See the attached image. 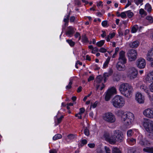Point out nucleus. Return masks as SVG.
<instances>
[{
  "label": "nucleus",
  "instance_id": "1",
  "mask_svg": "<svg viewBox=\"0 0 153 153\" xmlns=\"http://www.w3.org/2000/svg\"><path fill=\"white\" fill-rule=\"evenodd\" d=\"M117 115L121 117V120L125 126L130 127L133 124L134 117V115L129 112H124L122 110L117 112Z\"/></svg>",
  "mask_w": 153,
  "mask_h": 153
},
{
  "label": "nucleus",
  "instance_id": "2",
  "mask_svg": "<svg viewBox=\"0 0 153 153\" xmlns=\"http://www.w3.org/2000/svg\"><path fill=\"white\" fill-rule=\"evenodd\" d=\"M119 90L120 92L126 97L130 98L132 96L133 88L127 83H123L120 86Z\"/></svg>",
  "mask_w": 153,
  "mask_h": 153
},
{
  "label": "nucleus",
  "instance_id": "3",
  "mask_svg": "<svg viewBox=\"0 0 153 153\" xmlns=\"http://www.w3.org/2000/svg\"><path fill=\"white\" fill-rule=\"evenodd\" d=\"M111 103L115 108H121L125 105V99L121 96L117 95L115 96L112 100Z\"/></svg>",
  "mask_w": 153,
  "mask_h": 153
},
{
  "label": "nucleus",
  "instance_id": "4",
  "mask_svg": "<svg viewBox=\"0 0 153 153\" xmlns=\"http://www.w3.org/2000/svg\"><path fill=\"white\" fill-rule=\"evenodd\" d=\"M102 118L105 121L110 123L114 122L116 120L114 115L110 112L105 113L102 116Z\"/></svg>",
  "mask_w": 153,
  "mask_h": 153
},
{
  "label": "nucleus",
  "instance_id": "5",
  "mask_svg": "<svg viewBox=\"0 0 153 153\" xmlns=\"http://www.w3.org/2000/svg\"><path fill=\"white\" fill-rule=\"evenodd\" d=\"M117 93V90L115 87H112L108 89L106 94L105 100L106 101H108L112 95L116 94Z\"/></svg>",
  "mask_w": 153,
  "mask_h": 153
},
{
  "label": "nucleus",
  "instance_id": "6",
  "mask_svg": "<svg viewBox=\"0 0 153 153\" xmlns=\"http://www.w3.org/2000/svg\"><path fill=\"white\" fill-rule=\"evenodd\" d=\"M143 126L146 130L149 133H152L153 132V122L148 121L143 123Z\"/></svg>",
  "mask_w": 153,
  "mask_h": 153
},
{
  "label": "nucleus",
  "instance_id": "7",
  "mask_svg": "<svg viewBox=\"0 0 153 153\" xmlns=\"http://www.w3.org/2000/svg\"><path fill=\"white\" fill-rule=\"evenodd\" d=\"M138 74L137 69L134 68H130L127 73L128 76L131 79H134L136 78Z\"/></svg>",
  "mask_w": 153,
  "mask_h": 153
},
{
  "label": "nucleus",
  "instance_id": "8",
  "mask_svg": "<svg viewBox=\"0 0 153 153\" xmlns=\"http://www.w3.org/2000/svg\"><path fill=\"white\" fill-rule=\"evenodd\" d=\"M105 140L111 144H114L116 141V136L115 134H104Z\"/></svg>",
  "mask_w": 153,
  "mask_h": 153
},
{
  "label": "nucleus",
  "instance_id": "9",
  "mask_svg": "<svg viewBox=\"0 0 153 153\" xmlns=\"http://www.w3.org/2000/svg\"><path fill=\"white\" fill-rule=\"evenodd\" d=\"M102 79V77L101 76H99L97 77L95 82V84L96 85V89L97 90L100 87L101 90H102L105 87V86L103 83L100 84Z\"/></svg>",
  "mask_w": 153,
  "mask_h": 153
},
{
  "label": "nucleus",
  "instance_id": "10",
  "mask_svg": "<svg viewBox=\"0 0 153 153\" xmlns=\"http://www.w3.org/2000/svg\"><path fill=\"white\" fill-rule=\"evenodd\" d=\"M127 54L129 60L131 61L134 60L137 58V53L136 51L135 50L133 49L129 50Z\"/></svg>",
  "mask_w": 153,
  "mask_h": 153
},
{
  "label": "nucleus",
  "instance_id": "11",
  "mask_svg": "<svg viewBox=\"0 0 153 153\" xmlns=\"http://www.w3.org/2000/svg\"><path fill=\"white\" fill-rule=\"evenodd\" d=\"M118 62H122L123 64H126L127 62V59L125 55V52L121 51L119 54Z\"/></svg>",
  "mask_w": 153,
  "mask_h": 153
},
{
  "label": "nucleus",
  "instance_id": "12",
  "mask_svg": "<svg viewBox=\"0 0 153 153\" xmlns=\"http://www.w3.org/2000/svg\"><path fill=\"white\" fill-rule=\"evenodd\" d=\"M144 115L150 118H153V108H148L145 109L143 112Z\"/></svg>",
  "mask_w": 153,
  "mask_h": 153
},
{
  "label": "nucleus",
  "instance_id": "13",
  "mask_svg": "<svg viewBox=\"0 0 153 153\" xmlns=\"http://www.w3.org/2000/svg\"><path fill=\"white\" fill-rule=\"evenodd\" d=\"M146 65L145 60L143 58H140L137 59V65L140 68H144Z\"/></svg>",
  "mask_w": 153,
  "mask_h": 153
},
{
  "label": "nucleus",
  "instance_id": "14",
  "mask_svg": "<svg viewBox=\"0 0 153 153\" xmlns=\"http://www.w3.org/2000/svg\"><path fill=\"white\" fill-rule=\"evenodd\" d=\"M135 100L140 104L143 103L144 102V97L139 92H137L136 94Z\"/></svg>",
  "mask_w": 153,
  "mask_h": 153
},
{
  "label": "nucleus",
  "instance_id": "15",
  "mask_svg": "<svg viewBox=\"0 0 153 153\" xmlns=\"http://www.w3.org/2000/svg\"><path fill=\"white\" fill-rule=\"evenodd\" d=\"M68 30L66 32V35L68 36H71L75 32L74 29L71 26H69L67 27Z\"/></svg>",
  "mask_w": 153,
  "mask_h": 153
},
{
  "label": "nucleus",
  "instance_id": "16",
  "mask_svg": "<svg viewBox=\"0 0 153 153\" xmlns=\"http://www.w3.org/2000/svg\"><path fill=\"white\" fill-rule=\"evenodd\" d=\"M146 60L150 62L153 61V50L149 51L146 55Z\"/></svg>",
  "mask_w": 153,
  "mask_h": 153
},
{
  "label": "nucleus",
  "instance_id": "17",
  "mask_svg": "<svg viewBox=\"0 0 153 153\" xmlns=\"http://www.w3.org/2000/svg\"><path fill=\"white\" fill-rule=\"evenodd\" d=\"M123 63L118 62L116 65L117 69L120 71H124L125 70L126 67L124 64Z\"/></svg>",
  "mask_w": 153,
  "mask_h": 153
},
{
  "label": "nucleus",
  "instance_id": "18",
  "mask_svg": "<svg viewBox=\"0 0 153 153\" xmlns=\"http://www.w3.org/2000/svg\"><path fill=\"white\" fill-rule=\"evenodd\" d=\"M139 143L142 146H149L151 143L150 142L146 140H142L141 139L139 140Z\"/></svg>",
  "mask_w": 153,
  "mask_h": 153
},
{
  "label": "nucleus",
  "instance_id": "19",
  "mask_svg": "<svg viewBox=\"0 0 153 153\" xmlns=\"http://www.w3.org/2000/svg\"><path fill=\"white\" fill-rule=\"evenodd\" d=\"M140 44V42L138 41H136L132 42H131L129 44V46L132 48H137Z\"/></svg>",
  "mask_w": 153,
  "mask_h": 153
},
{
  "label": "nucleus",
  "instance_id": "20",
  "mask_svg": "<svg viewBox=\"0 0 153 153\" xmlns=\"http://www.w3.org/2000/svg\"><path fill=\"white\" fill-rule=\"evenodd\" d=\"M63 116L61 115L60 117H59L58 115H56V119L55 120V126L59 124L60 123L63 118Z\"/></svg>",
  "mask_w": 153,
  "mask_h": 153
},
{
  "label": "nucleus",
  "instance_id": "21",
  "mask_svg": "<svg viewBox=\"0 0 153 153\" xmlns=\"http://www.w3.org/2000/svg\"><path fill=\"white\" fill-rule=\"evenodd\" d=\"M126 132V130L125 128H121L118 130H116L114 131V134H123Z\"/></svg>",
  "mask_w": 153,
  "mask_h": 153
},
{
  "label": "nucleus",
  "instance_id": "22",
  "mask_svg": "<svg viewBox=\"0 0 153 153\" xmlns=\"http://www.w3.org/2000/svg\"><path fill=\"white\" fill-rule=\"evenodd\" d=\"M70 15V13H69L68 14L64 16L63 21L65 22L64 25L67 26L68 25L69 17Z\"/></svg>",
  "mask_w": 153,
  "mask_h": 153
},
{
  "label": "nucleus",
  "instance_id": "23",
  "mask_svg": "<svg viewBox=\"0 0 153 153\" xmlns=\"http://www.w3.org/2000/svg\"><path fill=\"white\" fill-rule=\"evenodd\" d=\"M116 33L114 32L110 33L108 36L105 38L107 42L110 41V39L113 38L115 35Z\"/></svg>",
  "mask_w": 153,
  "mask_h": 153
},
{
  "label": "nucleus",
  "instance_id": "24",
  "mask_svg": "<svg viewBox=\"0 0 153 153\" xmlns=\"http://www.w3.org/2000/svg\"><path fill=\"white\" fill-rule=\"evenodd\" d=\"M142 27H139L137 25H134L131 29V31L132 33H134L137 32L138 29L140 30L141 29Z\"/></svg>",
  "mask_w": 153,
  "mask_h": 153
},
{
  "label": "nucleus",
  "instance_id": "25",
  "mask_svg": "<svg viewBox=\"0 0 153 153\" xmlns=\"http://www.w3.org/2000/svg\"><path fill=\"white\" fill-rule=\"evenodd\" d=\"M143 151L149 153H153V147H146L144 148L143 149Z\"/></svg>",
  "mask_w": 153,
  "mask_h": 153
},
{
  "label": "nucleus",
  "instance_id": "26",
  "mask_svg": "<svg viewBox=\"0 0 153 153\" xmlns=\"http://www.w3.org/2000/svg\"><path fill=\"white\" fill-rule=\"evenodd\" d=\"M115 135L116 136V141L121 142L123 140V134H117V135Z\"/></svg>",
  "mask_w": 153,
  "mask_h": 153
},
{
  "label": "nucleus",
  "instance_id": "27",
  "mask_svg": "<svg viewBox=\"0 0 153 153\" xmlns=\"http://www.w3.org/2000/svg\"><path fill=\"white\" fill-rule=\"evenodd\" d=\"M145 9L148 12H150L152 9L151 5L149 3H147L145 5Z\"/></svg>",
  "mask_w": 153,
  "mask_h": 153
},
{
  "label": "nucleus",
  "instance_id": "28",
  "mask_svg": "<svg viewBox=\"0 0 153 153\" xmlns=\"http://www.w3.org/2000/svg\"><path fill=\"white\" fill-rule=\"evenodd\" d=\"M105 40H101L97 42L96 43V45L97 46L100 47L102 46L105 43Z\"/></svg>",
  "mask_w": 153,
  "mask_h": 153
},
{
  "label": "nucleus",
  "instance_id": "29",
  "mask_svg": "<svg viewBox=\"0 0 153 153\" xmlns=\"http://www.w3.org/2000/svg\"><path fill=\"white\" fill-rule=\"evenodd\" d=\"M140 89L145 92H146L148 93L149 91L147 87L145 85H142L140 86Z\"/></svg>",
  "mask_w": 153,
  "mask_h": 153
},
{
  "label": "nucleus",
  "instance_id": "30",
  "mask_svg": "<svg viewBox=\"0 0 153 153\" xmlns=\"http://www.w3.org/2000/svg\"><path fill=\"white\" fill-rule=\"evenodd\" d=\"M126 15L129 18H131L134 15L133 13L131 11V10H128L126 11Z\"/></svg>",
  "mask_w": 153,
  "mask_h": 153
},
{
  "label": "nucleus",
  "instance_id": "31",
  "mask_svg": "<svg viewBox=\"0 0 153 153\" xmlns=\"http://www.w3.org/2000/svg\"><path fill=\"white\" fill-rule=\"evenodd\" d=\"M110 60V58L108 57L106 59L103 65V68H105L108 66V64Z\"/></svg>",
  "mask_w": 153,
  "mask_h": 153
},
{
  "label": "nucleus",
  "instance_id": "32",
  "mask_svg": "<svg viewBox=\"0 0 153 153\" xmlns=\"http://www.w3.org/2000/svg\"><path fill=\"white\" fill-rule=\"evenodd\" d=\"M112 153H121L120 149L117 147H113L112 148Z\"/></svg>",
  "mask_w": 153,
  "mask_h": 153
},
{
  "label": "nucleus",
  "instance_id": "33",
  "mask_svg": "<svg viewBox=\"0 0 153 153\" xmlns=\"http://www.w3.org/2000/svg\"><path fill=\"white\" fill-rule=\"evenodd\" d=\"M66 41L68 43V44L70 45L71 47H73L74 46L75 44V43L74 42L72 41L71 39H67L66 40Z\"/></svg>",
  "mask_w": 153,
  "mask_h": 153
},
{
  "label": "nucleus",
  "instance_id": "34",
  "mask_svg": "<svg viewBox=\"0 0 153 153\" xmlns=\"http://www.w3.org/2000/svg\"><path fill=\"white\" fill-rule=\"evenodd\" d=\"M139 12V13L141 16H146L147 15L146 12L142 8H141L140 9Z\"/></svg>",
  "mask_w": 153,
  "mask_h": 153
},
{
  "label": "nucleus",
  "instance_id": "35",
  "mask_svg": "<svg viewBox=\"0 0 153 153\" xmlns=\"http://www.w3.org/2000/svg\"><path fill=\"white\" fill-rule=\"evenodd\" d=\"M62 137L61 134H55L53 137V140H56Z\"/></svg>",
  "mask_w": 153,
  "mask_h": 153
},
{
  "label": "nucleus",
  "instance_id": "36",
  "mask_svg": "<svg viewBox=\"0 0 153 153\" xmlns=\"http://www.w3.org/2000/svg\"><path fill=\"white\" fill-rule=\"evenodd\" d=\"M98 102L97 101H96L94 103H91L90 105V109H91V108H95L97 104H98Z\"/></svg>",
  "mask_w": 153,
  "mask_h": 153
},
{
  "label": "nucleus",
  "instance_id": "37",
  "mask_svg": "<svg viewBox=\"0 0 153 153\" xmlns=\"http://www.w3.org/2000/svg\"><path fill=\"white\" fill-rule=\"evenodd\" d=\"M82 41L84 43H86L88 42V38L86 35H84L82 36Z\"/></svg>",
  "mask_w": 153,
  "mask_h": 153
},
{
  "label": "nucleus",
  "instance_id": "38",
  "mask_svg": "<svg viewBox=\"0 0 153 153\" xmlns=\"http://www.w3.org/2000/svg\"><path fill=\"white\" fill-rule=\"evenodd\" d=\"M128 141L131 145H133L135 143V140L133 138L128 139Z\"/></svg>",
  "mask_w": 153,
  "mask_h": 153
},
{
  "label": "nucleus",
  "instance_id": "39",
  "mask_svg": "<svg viewBox=\"0 0 153 153\" xmlns=\"http://www.w3.org/2000/svg\"><path fill=\"white\" fill-rule=\"evenodd\" d=\"M102 26L104 27H107L108 26V21L106 20L103 21L101 23Z\"/></svg>",
  "mask_w": 153,
  "mask_h": 153
},
{
  "label": "nucleus",
  "instance_id": "40",
  "mask_svg": "<svg viewBox=\"0 0 153 153\" xmlns=\"http://www.w3.org/2000/svg\"><path fill=\"white\" fill-rule=\"evenodd\" d=\"M72 80L70 79V82L68 83V85L66 86V89H69L71 88V85L72 84Z\"/></svg>",
  "mask_w": 153,
  "mask_h": 153
},
{
  "label": "nucleus",
  "instance_id": "41",
  "mask_svg": "<svg viewBox=\"0 0 153 153\" xmlns=\"http://www.w3.org/2000/svg\"><path fill=\"white\" fill-rule=\"evenodd\" d=\"M119 16H120L122 18H126V11L122 12Z\"/></svg>",
  "mask_w": 153,
  "mask_h": 153
},
{
  "label": "nucleus",
  "instance_id": "42",
  "mask_svg": "<svg viewBox=\"0 0 153 153\" xmlns=\"http://www.w3.org/2000/svg\"><path fill=\"white\" fill-rule=\"evenodd\" d=\"M104 149L105 153H111V150L109 147L105 146L104 147Z\"/></svg>",
  "mask_w": 153,
  "mask_h": 153
},
{
  "label": "nucleus",
  "instance_id": "43",
  "mask_svg": "<svg viewBox=\"0 0 153 153\" xmlns=\"http://www.w3.org/2000/svg\"><path fill=\"white\" fill-rule=\"evenodd\" d=\"M81 144L80 145L81 146H83V145H84L86 144L87 143V141L85 139H83V140H81Z\"/></svg>",
  "mask_w": 153,
  "mask_h": 153
},
{
  "label": "nucleus",
  "instance_id": "44",
  "mask_svg": "<svg viewBox=\"0 0 153 153\" xmlns=\"http://www.w3.org/2000/svg\"><path fill=\"white\" fill-rule=\"evenodd\" d=\"M76 20L75 17L74 16H71L70 18V22L71 23L74 22Z\"/></svg>",
  "mask_w": 153,
  "mask_h": 153
},
{
  "label": "nucleus",
  "instance_id": "45",
  "mask_svg": "<svg viewBox=\"0 0 153 153\" xmlns=\"http://www.w3.org/2000/svg\"><path fill=\"white\" fill-rule=\"evenodd\" d=\"M143 0H134V2L136 4L138 5L142 3Z\"/></svg>",
  "mask_w": 153,
  "mask_h": 153
},
{
  "label": "nucleus",
  "instance_id": "46",
  "mask_svg": "<svg viewBox=\"0 0 153 153\" xmlns=\"http://www.w3.org/2000/svg\"><path fill=\"white\" fill-rule=\"evenodd\" d=\"M99 51L100 52L102 53H104L107 51V50L105 48H101L100 49Z\"/></svg>",
  "mask_w": 153,
  "mask_h": 153
},
{
  "label": "nucleus",
  "instance_id": "47",
  "mask_svg": "<svg viewBox=\"0 0 153 153\" xmlns=\"http://www.w3.org/2000/svg\"><path fill=\"white\" fill-rule=\"evenodd\" d=\"M146 19L148 20L150 22L152 23L153 22V19L151 16H148L146 17Z\"/></svg>",
  "mask_w": 153,
  "mask_h": 153
},
{
  "label": "nucleus",
  "instance_id": "48",
  "mask_svg": "<svg viewBox=\"0 0 153 153\" xmlns=\"http://www.w3.org/2000/svg\"><path fill=\"white\" fill-rule=\"evenodd\" d=\"M85 111V109L84 108H82L79 109V115L81 114L84 113Z\"/></svg>",
  "mask_w": 153,
  "mask_h": 153
},
{
  "label": "nucleus",
  "instance_id": "49",
  "mask_svg": "<svg viewBox=\"0 0 153 153\" xmlns=\"http://www.w3.org/2000/svg\"><path fill=\"white\" fill-rule=\"evenodd\" d=\"M75 37L76 38L79 37V40L81 39V36H80V33L78 32H76L75 34L74 35Z\"/></svg>",
  "mask_w": 153,
  "mask_h": 153
},
{
  "label": "nucleus",
  "instance_id": "50",
  "mask_svg": "<svg viewBox=\"0 0 153 153\" xmlns=\"http://www.w3.org/2000/svg\"><path fill=\"white\" fill-rule=\"evenodd\" d=\"M98 51V49L97 47H95L92 50L91 53H94L95 52Z\"/></svg>",
  "mask_w": 153,
  "mask_h": 153
},
{
  "label": "nucleus",
  "instance_id": "51",
  "mask_svg": "<svg viewBox=\"0 0 153 153\" xmlns=\"http://www.w3.org/2000/svg\"><path fill=\"white\" fill-rule=\"evenodd\" d=\"M67 137L68 139L71 140L73 139L75 136L74 134H68Z\"/></svg>",
  "mask_w": 153,
  "mask_h": 153
},
{
  "label": "nucleus",
  "instance_id": "52",
  "mask_svg": "<svg viewBox=\"0 0 153 153\" xmlns=\"http://www.w3.org/2000/svg\"><path fill=\"white\" fill-rule=\"evenodd\" d=\"M97 7H99L100 6H102L103 5V4H102V2L101 1H100L99 2H97Z\"/></svg>",
  "mask_w": 153,
  "mask_h": 153
},
{
  "label": "nucleus",
  "instance_id": "53",
  "mask_svg": "<svg viewBox=\"0 0 153 153\" xmlns=\"http://www.w3.org/2000/svg\"><path fill=\"white\" fill-rule=\"evenodd\" d=\"M88 146L90 148H93L95 146V144L94 143H89L88 144Z\"/></svg>",
  "mask_w": 153,
  "mask_h": 153
},
{
  "label": "nucleus",
  "instance_id": "54",
  "mask_svg": "<svg viewBox=\"0 0 153 153\" xmlns=\"http://www.w3.org/2000/svg\"><path fill=\"white\" fill-rule=\"evenodd\" d=\"M75 3L76 4L78 5H80L81 4V3L79 0H76L75 1Z\"/></svg>",
  "mask_w": 153,
  "mask_h": 153
},
{
  "label": "nucleus",
  "instance_id": "55",
  "mask_svg": "<svg viewBox=\"0 0 153 153\" xmlns=\"http://www.w3.org/2000/svg\"><path fill=\"white\" fill-rule=\"evenodd\" d=\"M149 89L151 92H153V82L150 85L149 87Z\"/></svg>",
  "mask_w": 153,
  "mask_h": 153
},
{
  "label": "nucleus",
  "instance_id": "56",
  "mask_svg": "<svg viewBox=\"0 0 153 153\" xmlns=\"http://www.w3.org/2000/svg\"><path fill=\"white\" fill-rule=\"evenodd\" d=\"M108 75H109L108 74V73H105L104 74L103 76H104V82H105L106 81V77H107L108 76Z\"/></svg>",
  "mask_w": 153,
  "mask_h": 153
},
{
  "label": "nucleus",
  "instance_id": "57",
  "mask_svg": "<svg viewBox=\"0 0 153 153\" xmlns=\"http://www.w3.org/2000/svg\"><path fill=\"white\" fill-rule=\"evenodd\" d=\"M132 134H136L138 133V131L136 129H132Z\"/></svg>",
  "mask_w": 153,
  "mask_h": 153
},
{
  "label": "nucleus",
  "instance_id": "58",
  "mask_svg": "<svg viewBox=\"0 0 153 153\" xmlns=\"http://www.w3.org/2000/svg\"><path fill=\"white\" fill-rule=\"evenodd\" d=\"M94 79V77L92 76H90L88 79V82L93 80Z\"/></svg>",
  "mask_w": 153,
  "mask_h": 153
},
{
  "label": "nucleus",
  "instance_id": "59",
  "mask_svg": "<svg viewBox=\"0 0 153 153\" xmlns=\"http://www.w3.org/2000/svg\"><path fill=\"white\" fill-rule=\"evenodd\" d=\"M102 33L101 34V36L102 38H104L106 36V32L105 31H102Z\"/></svg>",
  "mask_w": 153,
  "mask_h": 153
},
{
  "label": "nucleus",
  "instance_id": "60",
  "mask_svg": "<svg viewBox=\"0 0 153 153\" xmlns=\"http://www.w3.org/2000/svg\"><path fill=\"white\" fill-rule=\"evenodd\" d=\"M131 1H128L127 4L126 5L125 8H127L131 4Z\"/></svg>",
  "mask_w": 153,
  "mask_h": 153
},
{
  "label": "nucleus",
  "instance_id": "61",
  "mask_svg": "<svg viewBox=\"0 0 153 153\" xmlns=\"http://www.w3.org/2000/svg\"><path fill=\"white\" fill-rule=\"evenodd\" d=\"M75 116L76 117H77L79 119H81L82 118V116L81 114L79 115V113L76 114Z\"/></svg>",
  "mask_w": 153,
  "mask_h": 153
},
{
  "label": "nucleus",
  "instance_id": "62",
  "mask_svg": "<svg viewBox=\"0 0 153 153\" xmlns=\"http://www.w3.org/2000/svg\"><path fill=\"white\" fill-rule=\"evenodd\" d=\"M83 3H85V5L89 3L88 1L87 0H81Z\"/></svg>",
  "mask_w": 153,
  "mask_h": 153
},
{
  "label": "nucleus",
  "instance_id": "63",
  "mask_svg": "<svg viewBox=\"0 0 153 153\" xmlns=\"http://www.w3.org/2000/svg\"><path fill=\"white\" fill-rule=\"evenodd\" d=\"M57 152L56 149H53L50 150V153H57Z\"/></svg>",
  "mask_w": 153,
  "mask_h": 153
},
{
  "label": "nucleus",
  "instance_id": "64",
  "mask_svg": "<svg viewBox=\"0 0 153 153\" xmlns=\"http://www.w3.org/2000/svg\"><path fill=\"white\" fill-rule=\"evenodd\" d=\"M97 153H105L101 149H98L97 151Z\"/></svg>",
  "mask_w": 153,
  "mask_h": 153
}]
</instances>
